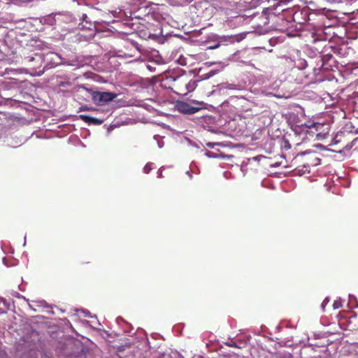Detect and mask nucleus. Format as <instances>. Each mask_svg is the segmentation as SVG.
I'll return each instance as SVG.
<instances>
[{
  "label": "nucleus",
  "mask_w": 358,
  "mask_h": 358,
  "mask_svg": "<svg viewBox=\"0 0 358 358\" xmlns=\"http://www.w3.org/2000/svg\"><path fill=\"white\" fill-rule=\"evenodd\" d=\"M320 160L311 153L303 152L297 155L292 159V164L296 166L295 170L299 174H305L306 172H310L311 166L318 165Z\"/></svg>",
  "instance_id": "1"
},
{
  "label": "nucleus",
  "mask_w": 358,
  "mask_h": 358,
  "mask_svg": "<svg viewBox=\"0 0 358 358\" xmlns=\"http://www.w3.org/2000/svg\"><path fill=\"white\" fill-rule=\"evenodd\" d=\"M174 87L178 91L177 93L186 94L195 90L196 80H190L188 82L182 78H178L174 80Z\"/></svg>",
  "instance_id": "2"
},
{
  "label": "nucleus",
  "mask_w": 358,
  "mask_h": 358,
  "mask_svg": "<svg viewBox=\"0 0 358 358\" xmlns=\"http://www.w3.org/2000/svg\"><path fill=\"white\" fill-rule=\"evenodd\" d=\"M117 96V94L114 92H93L92 93V101L96 105L103 106L113 101Z\"/></svg>",
  "instance_id": "3"
},
{
  "label": "nucleus",
  "mask_w": 358,
  "mask_h": 358,
  "mask_svg": "<svg viewBox=\"0 0 358 358\" xmlns=\"http://www.w3.org/2000/svg\"><path fill=\"white\" fill-rule=\"evenodd\" d=\"M177 107L180 113L187 115L195 114L198 110L197 108L192 106L185 102L178 103Z\"/></svg>",
  "instance_id": "4"
},
{
  "label": "nucleus",
  "mask_w": 358,
  "mask_h": 358,
  "mask_svg": "<svg viewBox=\"0 0 358 358\" xmlns=\"http://www.w3.org/2000/svg\"><path fill=\"white\" fill-rule=\"evenodd\" d=\"M79 118L85 122L93 124L94 125H101V124L103 122V120L93 117L87 115H80Z\"/></svg>",
  "instance_id": "5"
},
{
  "label": "nucleus",
  "mask_w": 358,
  "mask_h": 358,
  "mask_svg": "<svg viewBox=\"0 0 358 358\" xmlns=\"http://www.w3.org/2000/svg\"><path fill=\"white\" fill-rule=\"evenodd\" d=\"M152 165L150 164H146L144 168L143 171L146 174H148L149 171L152 169Z\"/></svg>",
  "instance_id": "6"
},
{
  "label": "nucleus",
  "mask_w": 358,
  "mask_h": 358,
  "mask_svg": "<svg viewBox=\"0 0 358 358\" xmlns=\"http://www.w3.org/2000/svg\"><path fill=\"white\" fill-rule=\"evenodd\" d=\"M59 85L61 87H66V86H68V85H70V83L69 82H61Z\"/></svg>",
  "instance_id": "7"
},
{
  "label": "nucleus",
  "mask_w": 358,
  "mask_h": 358,
  "mask_svg": "<svg viewBox=\"0 0 358 358\" xmlns=\"http://www.w3.org/2000/svg\"><path fill=\"white\" fill-rule=\"evenodd\" d=\"M341 306V304L340 303L336 302H336H334V308H340Z\"/></svg>",
  "instance_id": "8"
},
{
  "label": "nucleus",
  "mask_w": 358,
  "mask_h": 358,
  "mask_svg": "<svg viewBox=\"0 0 358 358\" xmlns=\"http://www.w3.org/2000/svg\"><path fill=\"white\" fill-rule=\"evenodd\" d=\"M355 131H356L357 133H358V128H357V129H355Z\"/></svg>",
  "instance_id": "9"
}]
</instances>
